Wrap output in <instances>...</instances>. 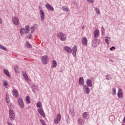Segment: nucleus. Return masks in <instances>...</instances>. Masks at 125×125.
Segmentation results:
<instances>
[{
  "label": "nucleus",
  "mask_w": 125,
  "mask_h": 125,
  "mask_svg": "<svg viewBox=\"0 0 125 125\" xmlns=\"http://www.w3.org/2000/svg\"><path fill=\"white\" fill-rule=\"evenodd\" d=\"M79 83L80 84V85H83V84H84V80H83V78L80 77L79 79Z\"/></svg>",
  "instance_id": "14"
},
{
  "label": "nucleus",
  "mask_w": 125,
  "mask_h": 125,
  "mask_svg": "<svg viewBox=\"0 0 125 125\" xmlns=\"http://www.w3.org/2000/svg\"><path fill=\"white\" fill-rule=\"evenodd\" d=\"M26 102L27 104H30V103H31V101L30 100V97L27 96L26 97Z\"/></svg>",
  "instance_id": "24"
},
{
  "label": "nucleus",
  "mask_w": 125,
  "mask_h": 125,
  "mask_svg": "<svg viewBox=\"0 0 125 125\" xmlns=\"http://www.w3.org/2000/svg\"><path fill=\"white\" fill-rule=\"evenodd\" d=\"M0 49H2V50H4L5 51H7V49H6V48H5V47H4L3 46L0 45Z\"/></svg>",
  "instance_id": "30"
},
{
  "label": "nucleus",
  "mask_w": 125,
  "mask_h": 125,
  "mask_svg": "<svg viewBox=\"0 0 125 125\" xmlns=\"http://www.w3.org/2000/svg\"><path fill=\"white\" fill-rule=\"evenodd\" d=\"M83 44L86 45L87 44V39L85 38H83L82 40Z\"/></svg>",
  "instance_id": "17"
},
{
  "label": "nucleus",
  "mask_w": 125,
  "mask_h": 125,
  "mask_svg": "<svg viewBox=\"0 0 125 125\" xmlns=\"http://www.w3.org/2000/svg\"><path fill=\"white\" fill-rule=\"evenodd\" d=\"M83 89H85L86 91V93L87 94H88L89 93V92L90 91V90H89V88H88V86H86V85H84L83 86Z\"/></svg>",
  "instance_id": "15"
},
{
  "label": "nucleus",
  "mask_w": 125,
  "mask_h": 125,
  "mask_svg": "<svg viewBox=\"0 0 125 125\" xmlns=\"http://www.w3.org/2000/svg\"><path fill=\"white\" fill-rule=\"evenodd\" d=\"M64 50L66 52H68V53H71V52H72V49L69 47H64Z\"/></svg>",
  "instance_id": "18"
},
{
  "label": "nucleus",
  "mask_w": 125,
  "mask_h": 125,
  "mask_svg": "<svg viewBox=\"0 0 125 125\" xmlns=\"http://www.w3.org/2000/svg\"><path fill=\"white\" fill-rule=\"evenodd\" d=\"M95 10L97 14H100V11L97 8H95Z\"/></svg>",
  "instance_id": "32"
},
{
  "label": "nucleus",
  "mask_w": 125,
  "mask_h": 125,
  "mask_svg": "<svg viewBox=\"0 0 125 125\" xmlns=\"http://www.w3.org/2000/svg\"><path fill=\"white\" fill-rule=\"evenodd\" d=\"M61 121V115L60 114H58L57 115L56 118L54 120V124H59Z\"/></svg>",
  "instance_id": "6"
},
{
  "label": "nucleus",
  "mask_w": 125,
  "mask_h": 125,
  "mask_svg": "<svg viewBox=\"0 0 125 125\" xmlns=\"http://www.w3.org/2000/svg\"><path fill=\"white\" fill-rule=\"evenodd\" d=\"M29 32H30V26H29V25H26L25 29L21 28L20 29V33L21 36L24 34V32H25V34H28Z\"/></svg>",
  "instance_id": "1"
},
{
  "label": "nucleus",
  "mask_w": 125,
  "mask_h": 125,
  "mask_svg": "<svg viewBox=\"0 0 125 125\" xmlns=\"http://www.w3.org/2000/svg\"><path fill=\"white\" fill-rule=\"evenodd\" d=\"M62 9L64 11H65V12H69V8L66 7V6H63L62 7Z\"/></svg>",
  "instance_id": "23"
},
{
  "label": "nucleus",
  "mask_w": 125,
  "mask_h": 125,
  "mask_svg": "<svg viewBox=\"0 0 125 125\" xmlns=\"http://www.w3.org/2000/svg\"><path fill=\"white\" fill-rule=\"evenodd\" d=\"M112 93L113 95H115V94H116V89H112Z\"/></svg>",
  "instance_id": "38"
},
{
  "label": "nucleus",
  "mask_w": 125,
  "mask_h": 125,
  "mask_svg": "<svg viewBox=\"0 0 125 125\" xmlns=\"http://www.w3.org/2000/svg\"><path fill=\"white\" fill-rule=\"evenodd\" d=\"M4 72L8 77H10V74H9V72L6 69H4Z\"/></svg>",
  "instance_id": "28"
},
{
  "label": "nucleus",
  "mask_w": 125,
  "mask_h": 125,
  "mask_svg": "<svg viewBox=\"0 0 125 125\" xmlns=\"http://www.w3.org/2000/svg\"><path fill=\"white\" fill-rule=\"evenodd\" d=\"M9 118L10 120H14L15 119V112H14V110L12 109H10L9 111Z\"/></svg>",
  "instance_id": "3"
},
{
  "label": "nucleus",
  "mask_w": 125,
  "mask_h": 125,
  "mask_svg": "<svg viewBox=\"0 0 125 125\" xmlns=\"http://www.w3.org/2000/svg\"><path fill=\"white\" fill-rule=\"evenodd\" d=\"M15 72H16V73H18V66H16L15 67Z\"/></svg>",
  "instance_id": "34"
},
{
  "label": "nucleus",
  "mask_w": 125,
  "mask_h": 125,
  "mask_svg": "<svg viewBox=\"0 0 125 125\" xmlns=\"http://www.w3.org/2000/svg\"><path fill=\"white\" fill-rule=\"evenodd\" d=\"M94 36L96 38H98V36H99V31L98 30H96L94 31Z\"/></svg>",
  "instance_id": "19"
},
{
  "label": "nucleus",
  "mask_w": 125,
  "mask_h": 125,
  "mask_svg": "<svg viewBox=\"0 0 125 125\" xmlns=\"http://www.w3.org/2000/svg\"><path fill=\"white\" fill-rule=\"evenodd\" d=\"M34 31H35V28L34 27H32L31 29V33H34Z\"/></svg>",
  "instance_id": "36"
},
{
  "label": "nucleus",
  "mask_w": 125,
  "mask_h": 125,
  "mask_svg": "<svg viewBox=\"0 0 125 125\" xmlns=\"http://www.w3.org/2000/svg\"><path fill=\"white\" fill-rule=\"evenodd\" d=\"M12 93L14 97H18V96L19 95V94H18V91H17L16 89L13 90Z\"/></svg>",
  "instance_id": "12"
},
{
  "label": "nucleus",
  "mask_w": 125,
  "mask_h": 125,
  "mask_svg": "<svg viewBox=\"0 0 125 125\" xmlns=\"http://www.w3.org/2000/svg\"><path fill=\"white\" fill-rule=\"evenodd\" d=\"M90 3H92L93 2V0H87Z\"/></svg>",
  "instance_id": "39"
},
{
  "label": "nucleus",
  "mask_w": 125,
  "mask_h": 125,
  "mask_svg": "<svg viewBox=\"0 0 125 125\" xmlns=\"http://www.w3.org/2000/svg\"><path fill=\"white\" fill-rule=\"evenodd\" d=\"M26 46L27 47H28V48H31V47H32V46H31V44L29 43H26Z\"/></svg>",
  "instance_id": "35"
},
{
  "label": "nucleus",
  "mask_w": 125,
  "mask_h": 125,
  "mask_svg": "<svg viewBox=\"0 0 125 125\" xmlns=\"http://www.w3.org/2000/svg\"><path fill=\"white\" fill-rule=\"evenodd\" d=\"M22 75L23 78H24L25 81H26V82H29V77H28V75H27L26 73H23L22 74Z\"/></svg>",
  "instance_id": "20"
},
{
  "label": "nucleus",
  "mask_w": 125,
  "mask_h": 125,
  "mask_svg": "<svg viewBox=\"0 0 125 125\" xmlns=\"http://www.w3.org/2000/svg\"><path fill=\"white\" fill-rule=\"evenodd\" d=\"M46 7L47 9H48V10H50V11H53V10H54L53 7H52V6L49 3H47L46 4Z\"/></svg>",
  "instance_id": "10"
},
{
  "label": "nucleus",
  "mask_w": 125,
  "mask_h": 125,
  "mask_svg": "<svg viewBox=\"0 0 125 125\" xmlns=\"http://www.w3.org/2000/svg\"><path fill=\"white\" fill-rule=\"evenodd\" d=\"M77 50H78V47L74 46L72 48V54L74 57H76V54H77Z\"/></svg>",
  "instance_id": "9"
},
{
  "label": "nucleus",
  "mask_w": 125,
  "mask_h": 125,
  "mask_svg": "<svg viewBox=\"0 0 125 125\" xmlns=\"http://www.w3.org/2000/svg\"><path fill=\"white\" fill-rule=\"evenodd\" d=\"M18 104H19V106L22 108V109H24V102L23 101L22 98H20L18 100Z\"/></svg>",
  "instance_id": "4"
},
{
  "label": "nucleus",
  "mask_w": 125,
  "mask_h": 125,
  "mask_svg": "<svg viewBox=\"0 0 125 125\" xmlns=\"http://www.w3.org/2000/svg\"><path fill=\"white\" fill-rule=\"evenodd\" d=\"M40 122L42 125H45V121H44V120L41 119L40 120Z\"/></svg>",
  "instance_id": "33"
},
{
  "label": "nucleus",
  "mask_w": 125,
  "mask_h": 125,
  "mask_svg": "<svg viewBox=\"0 0 125 125\" xmlns=\"http://www.w3.org/2000/svg\"><path fill=\"white\" fill-rule=\"evenodd\" d=\"M5 100L8 104L9 103V102H10V101L9 100V97H8V95L7 94L6 95Z\"/></svg>",
  "instance_id": "25"
},
{
  "label": "nucleus",
  "mask_w": 125,
  "mask_h": 125,
  "mask_svg": "<svg viewBox=\"0 0 125 125\" xmlns=\"http://www.w3.org/2000/svg\"><path fill=\"white\" fill-rule=\"evenodd\" d=\"M57 37L59 38V39H60V40H61V41H62V42L66 41V39H67L66 35L62 32L59 33L58 34Z\"/></svg>",
  "instance_id": "2"
},
{
  "label": "nucleus",
  "mask_w": 125,
  "mask_h": 125,
  "mask_svg": "<svg viewBox=\"0 0 125 125\" xmlns=\"http://www.w3.org/2000/svg\"><path fill=\"white\" fill-rule=\"evenodd\" d=\"M1 20L0 19V24H1Z\"/></svg>",
  "instance_id": "43"
},
{
  "label": "nucleus",
  "mask_w": 125,
  "mask_h": 125,
  "mask_svg": "<svg viewBox=\"0 0 125 125\" xmlns=\"http://www.w3.org/2000/svg\"><path fill=\"white\" fill-rule=\"evenodd\" d=\"M78 122H79V125H83V124L84 123L83 122V119H78Z\"/></svg>",
  "instance_id": "27"
},
{
  "label": "nucleus",
  "mask_w": 125,
  "mask_h": 125,
  "mask_svg": "<svg viewBox=\"0 0 125 125\" xmlns=\"http://www.w3.org/2000/svg\"><path fill=\"white\" fill-rule=\"evenodd\" d=\"M83 118L85 119H88L89 116H88V113L87 112H84L83 113Z\"/></svg>",
  "instance_id": "22"
},
{
  "label": "nucleus",
  "mask_w": 125,
  "mask_h": 125,
  "mask_svg": "<svg viewBox=\"0 0 125 125\" xmlns=\"http://www.w3.org/2000/svg\"><path fill=\"white\" fill-rule=\"evenodd\" d=\"M28 39H31L32 38V35L30 34L29 36L27 37Z\"/></svg>",
  "instance_id": "41"
},
{
  "label": "nucleus",
  "mask_w": 125,
  "mask_h": 125,
  "mask_svg": "<svg viewBox=\"0 0 125 125\" xmlns=\"http://www.w3.org/2000/svg\"><path fill=\"white\" fill-rule=\"evenodd\" d=\"M106 80H111V79H112V78L111 77V76L110 75H108V76H106Z\"/></svg>",
  "instance_id": "37"
},
{
  "label": "nucleus",
  "mask_w": 125,
  "mask_h": 125,
  "mask_svg": "<svg viewBox=\"0 0 125 125\" xmlns=\"http://www.w3.org/2000/svg\"><path fill=\"white\" fill-rule=\"evenodd\" d=\"M8 84V83H7V82L5 80L3 81V85L4 86H6Z\"/></svg>",
  "instance_id": "31"
},
{
  "label": "nucleus",
  "mask_w": 125,
  "mask_h": 125,
  "mask_svg": "<svg viewBox=\"0 0 125 125\" xmlns=\"http://www.w3.org/2000/svg\"><path fill=\"white\" fill-rule=\"evenodd\" d=\"M7 124L8 125H12V124H11V123H10L9 122H7Z\"/></svg>",
  "instance_id": "42"
},
{
  "label": "nucleus",
  "mask_w": 125,
  "mask_h": 125,
  "mask_svg": "<svg viewBox=\"0 0 125 125\" xmlns=\"http://www.w3.org/2000/svg\"><path fill=\"white\" fill-rule=\"evenodd\" d=\"M113 49H115V47L112 46L110 48V50H113Z\"/></svg>",
  "instance_id": "40"
},
{
  "label": "nucleus",
  "mask_w": 125,
  "mask_h": 125,
  "mask_svg": "<svg viewBox=\"0 0 125 125\" xmlns=\"http://www.w3.org/2000/svg\"><path fill=\"white\" fill-rule=\"evenodd\" d=\"M37 108H42V103H41V102H38L37 103Z\"/></svg>",
  "instance_id": "29"
},
{
  "label": "nucleus",
  "mask_w": 125,
  "mask_h": 125,
  "mask_svg": "<svg viewBox=\"0 0 125 125\" xmlns=\"http://www.w3.org/2000/svg\"><path fill=\"white\" fill-rule=\"evenodd\" d=\"M122 91V89H119L118 92V97L119 98H123V92Z\"/></svg>",
  "instance_id": "13"
},
{
  "label": "nucleus",
  "mask_w": 125,
  "mask_h": 125,
  "mask_svg": "<svg viewBox=\"0 0 125 125\" xmlns=\"http://www.w3.org/2000/svg\"><path fill=\"white\" fill-rule=\"evenodd\" d=\"M40 17H41V20L42 21L44 20V12H43V10H40Z\"/></svg>",
  "instance_id": "11"
},
{
  "label": "nucleus",
  "mask_w": 125,
  "mask_h": 125,
  "mask_svg": "<svg viewBox=\"0 0 125 125\" xmlns=\"http://www.w3.org/2000/svg\"><path fill=\"white\" fill-rule=\"evenodd\" d=\"M49 59H48V57L47 56H44L42 57V61L43 64H47Z\"/></svg>",
  "instance_id": "5"
},
{
  "label": "nucleus",
  "mask_w": 125,
  "mask_h": 125,
  "mask_svg": "<svg viewBox=\"0 0 125 125\" xmlns=\"http://www.w3.org/2000/svg\"><path fill=\"white\" fill-rule=\"evenodd\" d=\"M86 83L88 86H89L90 87H91V86H92V82H91V80L90 79L87 80Z\"/></svg>",
  "instance_id": "16"
},
{
  "label": "nucleus",
  "mask_w": 125,
  "mask_h": 125,
  "mask_svg": "<svg viewBox=\"0 0 125 125\" xmlns=\"http://www.w3.org/2000/svg\"><path fill=\"white\" fill-rule=\"evenodd\" d=\"M12 21L15 25H18L20 24L19 19L16 17H14L12 19Z\"/></svg>",
  "instance_id": "8"
},
{
  "label": "nucleus",
  "mask_w": 125,
  "mask_h": 125,
  "mask_svg": "<svg viewBox=\"0 0 125 125\" xmlns=\"http://www.w3.org/2000/svg\"><path fill=\"white\" fill-rule=\"evenodd\" d=\"M52 63H53L52 68H55V67L57 66V62H56V61H53L52 62Z\"/></svg>",
  "instance_id": "26"
},
{
  "label": "nucleus",
  "mask_w": 125,
  "mask_h": 125,
  "mask_svg": "<svg viewBox=\"0 0 125 125\" xmlns=\"http://www.w3.org/2000/svg\"><path fill=\"white\" fill-rule=\"evenodd\" d=\"M110 40L111 39L109 38V37H105V42L106 43H107V44H110Z\"/></svg>",
  "instance_id": "21"
},
{
  "label": "nucleus",
  "mask_w": 125,
  "mask_h": 125,
  "mask_svg": "<svg viewBox=\"0 0 125 125\" xmlns=\"http://www.w3.org/2000/svg\"><path fill=\"white\" fill-rule=\"evenodd\" d=\"M38 112L39 113L40 115L42 116L43 118H45V113H44V111L42 108H39L38 109Z\"/></svg>",
  "instance_id": "7"
}]
</instances>
